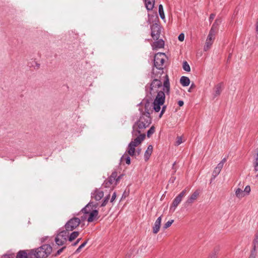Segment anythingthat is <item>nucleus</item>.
Segmentation results:
<instances>
[{"label": "nucleus", "instance_id": "obj_53", "mask_svg": "<svg viewBox=\"0 0 258 258\" xmlns=\"http://www.w3.org/2000/svg\"><path fill=\"white\" fill-rule=\"evenodd\" d=\"M256 31L257 34H258V18L256 23Z\"/></svg>", "mask_w": 258, "mask_h": 258}, {"label": "nucleus", "instance_id": "obj_23", "mask_svg": "<svg viewBox=\"0 0 258 258\" xmlns=\"http://www.w3.org/2000/svg\"><path fill=\"white\" fill-rule=\"evenodd\" d=\"M29 252L27 253L25 250H20L17 254L16 258H32V256L29 255Z\"/></svg>", "mask_w": 258, "mask_h": 258}, {"label": "nucleus", "instance_id": "obj_43", "mask_svg": "<svg viewBox=\"0 0 258 258\" xmlns=\"http://www.w3.org/2000/svg\"><path fill=\"white\" fill-rule=\"evenodd\" d=\"M116 192H114L113 194H112L111 198L110 199V202L112 203L115 200V199H116Z\"/></svg>", "mask_w": 258, "mask_h": 258}, {"label": "nucleus", "instance_id": "obj_41", "mask_svg": "<svg viewBox=\"0 0 258 258\" xmlns=\"http://www.w3.org/2000/svg\"><path fill=\"white\" fill-rule=\"evenodd\" d=\"M219 250H220L219 246H217L214 248L212 252L217 254L218 252L219 251Z\"/></svg>", "mask_w": 258, "mask_h": 258}, {"label": "nucleus", "instance_id": "obj_28", "mask_svg": "<svg viewBox=\"0 0 258 258\" xmlns=\"http://www.w3.org/2000/svg\"><path fill=\"white\" fill-rule=\"evenodd\" d=\"M235 195L238 198H241L244 197L243 191L240 188H238L235 190Z\"/></svg>", "mask_w": 258, "mask_h": 258}, {"label": "nucleus", "instance_id": "obj_56", "mask_svg": "<svg viewBox=\"0 0 258 258\" xmlns=\"http://www.w3.org/2000/svg\"><path fill=\"white\" fill-rule=\"evenodd\" d=\"M81 248H80V246H79V247L77 249L76 251V253H78L79 252H80L81 250Z\"/></svg>", "mask_w": 258, "mask_h": 258}, {"label": "nucleus", "instance_id": "obj_13", "mask_svg": "<svg viewBox=\"0 0 258 258\" xmlns=\"http://www.w3.org/2000/svg\"><path fill=\"white\" fill-rule=\"evenodd\" d=\"M258 239V234H255V238L253 241V248L251 251V253L249 258H255L256 254L255 251L256 250V246H257V242Z\"/></svg>", "mask_w": 258, "mask_h": 258}, {"label": "nucleus", "instance_id": "obj_10", "mask_svg": "<svg viewBox=\"0 0 258 258\" xmlns=\"http://www.w3.org/2000/svg\"><path fill=\"white\" fill-rule=\"evenodd\" d=\"M151 36L154 40H158L161 32L160 26L157 23L151 26Z\"/></svg>", "mask_w": 258, "mask_h": 258}, {"label": "nucleus", "instance_id": "obj_44", "mask_svg": "<svg viewBox=\"0 0 258 258\" xmlns=\"http://www.w3.org/2000/svg\"><path fill=\"white\" fill-rule=\"evenodd\" d=\"M125 162L127 164L129 165L131 163V158L129 156H127L125 158Z\"/></svg>", "mask_w": 258, "mask_h": 258}, {"label": "nucleus", "instance_id": "obj_46", "mask_svg": "<svg viewBox=\"0 0 258 258\" xmlns=\"http://www.w3.org/2000/svg\"><path fill=\"white\" fill-rule=\"evenodd\" d=\"M209 258H217V254L212 252L210 254Z\"/></svg>", "mask_w": 258, "mask_h": 258}, {"label": "nucleus", "instance_id": "obj_11", "mask_svg": "<svg viewBox=\"0 0 258 258\" xmlns=\"http://www.w3.org/2000/svg\"><path fill=\"white\" fill-rule=\"evenodd\" d=\"M99 206V204L97 203L90 201L84 208H83L81 211L85 214H89L90 212Z\"/></svg>", "mask_w": 258, "mask_h": 258}, {"label": "nucleus", "instance_id": "obj_12", "mask_svg": "<svg viewBox=\"0 0 258 258\" xmlns=\"http://www.w3.org/2000/svg\"><path fill=\"white\" fill-rule=\"evenodd\" d=\"M104 196V192L98 189H95L91 193V198L96 201H100Z\"/></svg>", "mask_w": 258, "mask_h": 258}, {"label": "nucleus", "instance_id": "obj_14", "mask_svg": "<svg viewBox=\"0 0 258 258\" xmlns=\"http://www.w3.org/2000/svg\"><path fill=\"white\" fill-rule=\"evenodd\" d=\"M161 217L162 216H161L157 218L154 223V226L153 227V232L154 234L157 233L160 230L162 219Z\"/></svg>", "mask_w": 258, "mask_h": 258}, {"label": "nucleus", "instance_id": "obj_8", "mask_svg": "<svg viewBox=\"0 0 258 258\" xmlns=\"http://www.w3.org/2000/svg\"><path fill=\"white\" fill-rule=\"evenodd\" d=\"M117 174L116 172H113L111 175L108 177V178L104 181L103 183L102 184V186H104V187H109L114 182V184L116 185L117 182L121 178L120 176H118L117 177Z\"/></svg>", "mask_w": 258, "mask_h": 258}, {"label": "nucleus", "instance_id": "obj_21", "mask_svg": "<svg viewBox=\"0 0 258 258\" xmlns=\"http://www.w3.org/2000/svg\"><path fill=\"white\" fill-rule=\"evenodd\" d=\"M145 6L148 11L153 9L155 4V0H145Z\"/></svg>", "mask_w": 258, "mask_h": 258}, {"label": "nucleus", "instance_id": "obj_9", "mask_svg": "<svg viewBox=\"0 0 258 258\" xmlns=\"http://www.w3.org/2000/svg\"><path fill=\"white\" fill-rule=\"evenodd\" d=\"M81 221L78 218L71 219L65 225V228L69 232L76 228L80 224Z\"/></svg>", "mask_w": 258, "mask_h": 258}, {"label": "nucleus", "instance_id": "obj_38", "mask_svg": "<svg viewBox=\"0 0 258 258\" xmlns=\"http://www.w3.org/2000/svg\"><path fill=\"white\" fill-rule=\"evenodd\" d=\"M178 40L180 41H183L184 40V35L183 33H180L178 37Z\"/></svg>", "mask_w": 258, "mask_h": 258}, {"label": "nucleus", "instance_id": "obj_22", "mask_svg": "<svg viewBox=\"0 0 258 258\" xmlns=\"http://www.w3.org/2000/svg\"><path fill=\"white\" fill-rule=\"evenodd\" d=\"M153 151V146L151 145H150L148 146L147 150L146 151L145 154H144V158L145 161H147Z\"/></svg>", "mask_w": 258, "mask_h": 258}, {"label": "nucleus", "instance_id": "obj_15", "mask_svg": "<svg viewBox=\"0 0 258 258\" xmlns=\"http://www.w3.org/2000/svg\"><path fill=\"white\" fill-rule=\"evenodd\" d=\"M223 84L220 83L218 84L214 88V93H213L214 97L215 98L219 96L223 90Z\"/></svg>", "mask_w": 258, "mask_h": 258}, {"label": "nucleus", "instance_id": "obj_4", "mask_svg": "<svg viewBox=\"0 0 258 258\" xmlns=\"http://www.w3.org/2000/svg\"><path fill=\"white\" fill-rule=\"evenodd\" d=\"M136 137L128 145L127 152L131 156L136 155L135 148L141 144L144 140L146 135L144 134H142Z\"/></svg>", "mask_w": 258, "mask_h": 258}, {"label": "nucleus", "instance_id": "obj_48", "mask_svg": "<svg viewBox=\"0 0 258 258\" xmlns=\"http://www.w3.org/2000/svg\"><path fill=\"white\" fill-rule=\"evenodd\" d=\"M219 23H220V21L218 20H216L215 22L213 24V25H215V28L216 27L217 30V26L219 25Z\"/></svg>", "mask_w": 258, "mask_h": 258}, {"label": "nucleus", "instance_id": "obj_6", "mask_svg": "<svg viewBox=\"0 0 258 258\" xmlns=\"http://www.w3.org/2000/svg\"><path fill=\"white\" fill-rule=\"evenodd\" d=\"M165 55L164 53L158 52L154 56V66L160 71V74H162L163 73V68L162 66L164 63L165 59L163 56Z\"/></svg>", "mask_w": 258, "mask_h": 258}, {"label": "nucleus", "instance_id": "obj_35", "mask_svg": "<svg viewBox=\"0 0 258 258\" xmlns=\"http://www.w3.org/2000/svg\"><path fill=\"white\" fill-rule=\"evenodd\" d=\"M66 246H63L62 248L58 249L56 251V253L55 254V256H56L59 255L63 251V250L66 248Z\"/></svg>", "mask_w": 258, "mask_h": 258}, {"label": "nucleus", "instance_id": "obj_26", "mask_svg": "<svg viewBox=\"0 0 258 258\" xmlns=\"http://www.w3.org/2000/svg\"><path fill=\"white\" fill-rule=\"evenodd\" d=\"M79 232L78 231H74L70 235H68V240L70 241H72L75 239H76L79 235Z\"/></svg>", "mask_w": 258, "mask_h": 258}, {"label": "nucleus", "instance_id": "obj_55", "mask_svg": "<svg viewBox=\"0 0 258 258\" xmlns=\"http://www.w3.org/2000/svg\"><path fill=\"white\" fill-rule=\"evenodd\" d=\"M110 199V195L108 194L107 196H106L104 199H106L107 200L109 201Z\"/></svg>", "mask_w": 258, "mask_h": 258}, {"label": "nucleus", "instance_id": "obj_42", "mask_svg": "<svg viewBox=\"0 0 258 258\" xmlns=\"http://www.w3.org/2000/svg\"><path fill=\"white\" fill-rule=\"evenodd\" d=\"M215 39V36L211 35L210 34H209L207 40H210V41H213Z\"/></svg>", "mask_w": 258, "mask_h": 258}, {"label": "nucleus", "instance_id": "obj_63", "mask_svg": "<svg viewBox=\"0 0 258 258\" xmlns=\"http://www.w3.org/2000/svg\"><path fill=\"white\" fill-rule=\"evenodd\" d=\"M123 158V156H122L121 158V159H122V158Z\"/></svg>", "mask_w": 258, "mask_h": 258}, {"label": "nucleus", "instance_id": "obj_47", "mask_svg": "<svg viewBox=\"0 0 258 258\" xmlns=\"http://www.w3.org/2000/svg\"><path fill=\"white\" fill-rule=\"evenodd\" d=\"M88 242V240H86L85 241H84L82 244H81L79 246L80 247V248H83L87 243Z\"/></svg>", "mask_w": 258, "mask_h": 258}, {"label": "nucleus", "instance_id": "obj_59", "mask_svg": "<svg viewBox=\"0 0 258 258\" xmlns=\"http://www.w3.org/2000/svg\"><path fill=\"white\" fill-rule=\"evenodd\" d=\"M255 158H258V148L256 149V157Z\"/></svg>", "mask_w": 258, "mask_h": 258}, {"label": "nucleus", "instance_id": "obj_32", "mask_svg": "<svg viewBox=\"0 0 258 258\" xmlns=\"http://www.w3.org/2000/svg\"><path fill=\"white\" fill-rule=\"evenodd\" d=\"M215 24L212 25V28H211L209 33L211 35L214 36H215V34H216V33L217 31L216 28L215 27Z\"/></svg>", "mask_w": 258, "mask_h": 258}, {"label": "nucleus", "instance_id": "obj_20", "mask_svg": "<svg viewBox=\"0 0 258 258\" xmlns=\"http://www.w3.org/2000/svg\"><path fill=\"white\" fill-rule=\"evenodd\" d=\"M182 201V199L180 198L178 196L175 197V198L174 199L172 202V204L171 206L170 207V209L172 210L173 209V211H174L176 208L177 207V206L179 205V204Z\"/></svg>", "mask_w": 258, "mask_h": 258}, {"label": "nucleus", "instance_id": "obj_61", "mask_svg": "<svg viewBox=\"0 0 258 258\" xmlns=\"http://www.w3.org/2000/svg\"><path fill=\"white\" fill-rule=\"evenodd\" d=\"M175 164V162L173 163V167L174 166V165Z\"/></svg>", "mask_w": 258, "mask_h": 258}, {"label": "nucleus", "instance_id": "obj_50", "mask_svg": "<svg viewBox=\"0 0 258 258\" xmlns=\"http://www.w3.org/2000/svg\"><path fill=\"white\" fill-rule=\"evenodd\" d=\"M81 239V238H78L74 243H73L72 244V245L74 246L77 245L78 244V243L80 242Z\"/></svg>", "mask_w": 258, "mask_h": 258}, {"label": "nucleus", "instance_id": "obj_25", "mask_svg": "<svg viewBox=\"0 0 258 258\" xmlns=\"http://www.w3.org/2000/svg\"><path fill=\"white\" fill-rule=\"evenodd\" d=\"M253 166L254 171L256 173L255 178H258V158H255L253 162Z\"/></svg>", "mask_w": 258, "mask_h": 258}, {"label": "nucleus", "instance_id": "obj_27", "mask_svg": "<svg viewBox=\"0 0 258 258\" xmlns=\"http://www.w3.org/2000/svg\"><path fill=\"white\" fill-rule=\"evenodd\" d=\"M213 43V41H210V40L208 41V40L206 39L205 45L204 47V51H208L210 49V48L211 47V46L212 45Z\"/></svg>", "mask_w": 258, "mask_h": 258}, {"label": "nucleus", "instance_id": "obj_24", "mask_svg": "<svg viewBox=\"0 0 258 258\" xmlns=\"http://www.w3.org/2000/svg\"><path fill=\"white\" fill-rule=\"evenodd\" d=\"M180 84L184 87L188 86L190 84V80L187 77L182 76L180 79Z\"/></svg>", "mask_w": 258, "mask_h": 258}, {"label": "nucleus", "instance_id": "obj_29", "mask_svg": "<svg viewBox=\"0 0 258 258\" xmlns=\"http://www.w3.org/2000/svg\"><path fill=\"white\" fill-rule=\"evenodd\" d=\"M159 15L162 19H164L165 18V15L164 13L163 7L162 5H160L159 6Z\"/></svg>", "mask_w": 258, "mask_h": 258}, {"label": "nucleus", "instance_id": "obj_62", "mask_svg": "<svg viewBox=\"0 0 258 258\" xmlns=\"http://www.w3.org/2000/svg\"><path fill=\"white\" fill-rule=\"evenodd\" d=\"M152 71L154 73V69H153Z\"/></svg>", "mask_w": 258, "mask_h": 258}, {"label": "nucleus", "instance_id": "obj_52", "mask_svg": "<svg viewBox=\"0 0 258 258\" xmlns=\"http://www.w3.org/2000/svg\"><path fill=\"white\" fill-rule=\"evenodd\" d=\"M178 104L179 106H182L184 104V102L182 100H179L178 102Z\"/></svg>", "mask_w": 258, "mask_h": 258}, {"label": "nucleus", "instance_id": "obj_17", "mask_svg": "<svg viewBox=\"0 0 258 258\" xmlns=\"http://www.w3.org/2000/svg\"><path fill=\"white\" fill-rule=\"evenodd\" d=\"M222 168L223 167L222 166V164H218L217 165L216 167L214 169V171H213L211 181L214 179L216 178V177H217L219 174Z\"/></svg>", "mask_w": 258, "mask_h": 258}, {"label": "nucleus", "instance_id": "obj_1", "mask_svg": "<svg viewBox=\"0 0 258 258\" xmlns=\"http://www.w3.org/2000/svg\"><path fill=\"white\" fill-rule=\"evenodd\" d=\"M147 96L152 100L159 92H162L169 94L170 92V83L168 75L165 76V80L162 86V82L158 79H154L150 84L145 86Z\"/></svg>", "mask_w": 258, "mask_h": 258}, {"label": "nucleus", "instance_id": "obj_31", "mask_svg": "<svg viewBox=\"0 0 258 258\" xmlns=\"http://www.w3.org/2000/svg\"><path fill=\"white\" fill-rule=\"evenodd\" d=\"M155 132V127L154 126H152L150 128L148 131L147 133V136L148 138H150L152 135H153Z\"/></svg>", "mask_w": 258, "mask_h": 258}, {"label": "nucleus", "instance_id": "obj_3", "mask_svg": "<svg viewBox=\"0 0 258 258\" xmlns=\"http://www.w3.org/2000/svg\"><path fill=\"white\" fill-rule=\"evenodd\" d=\"M52 247L49 244H43L41 246L31 249L29 256L35 258H46L52 252Z\"/></svg>", "mask_w": 258, "mask_h": 258}, {"label": "nucleus", "instance_id": "obj_57", "mask_svg": "<svg viewBox=\"0 0 258 258\" xmlns=\"http://www.w3.org/2000/svg\"><path fill=\"white\" fill-rule=\"evenodd\" d=\"M141 152V149H138L137 150V153L138 155H139L140 154Z\"/></svg>", "mask_w": 258, "mask_h": 258}, {"label": "nucleus", "instance_id": "obj_2", "mask_svg": "<svg viewBox=\"0 0 258 258\" xmlns=\"http://www.w3.org/2000/svg\"><path fill=\"white\" fill-rule=\"evenodd\" d=\"M148 106L149 104H145V112L142 113L139 119L133 125L132 132L133 137L139 136L143 130L148 127L151 123L150 113L148 109Z\"/></svg>", "mask_w": 258, "mask_h": 258}, {"label": "nucleus", "instance_id": "obj_34", "mask_svg": "<svg viewBox=\"0 0 258 258\" xmlns=\"http://www.w3.org/2000/svg\"><path fill=\"white\" fill-rule=\"evenodd\" d=\"M182 143V139L181 137H177L176 141L175 142L176 146H179Z\"/></svg>", "mask_w": 258, "mask_h": 258}, {"label": "nucleus", "instance_id": "obj_18", "mask_svg": "<svg viewBox=\"0 0 258 258\" xmlns=\"http://www.w3.org/2000/svg\"><path fill=\"white\" fill-rule=\"evenodd\" d=\"M89 216L88 218V222H93L96 217L98 215V211L97 209H94L92 211L90 212L89 213Z\"/></svg>", "mask_w": 258, "mask_h": 258}, {"label": "nucleus", "instance_id": "obj_54", "mask_svg": "<svg viewBox=\"0 0 258 258\" xmlns=\"http://www.w3.org/2000/svg\"><path fill=\"white\" fill-rule=\"evenodd\" d=\"M166 106H163L162 107V110H161V111H163V113H164L165 111V109H166Z\"/></svg>", "mask_w": 258, "mask_h": 258}, {"label": "nucleus", "instance_id": "obj_51", "mask_svg": "<svg viewBox=\"0 0 258 258\" xmlns=\"http://www.w3.org/2000/svg\"><path fill=\"white\" fill-rule=\"evenodd\" d=\"M226 159L225 158H224V159H223L222 160V161L219 164H222V166L223 167V165L225 163V162H226Z\"/></svg>", "mask_w": 258, "mask_h": 258}, {"label": "nucleus", "instance_id": "obj_49", "mask_svg": "<svg viewBox=\"0 0 258 258\" xmlns=\"http://www.w3.org/2000/svg\"><path fill=\"white\" fill-rule=\"evenodd\" d=\"M215 16V14H211L210 16V17H209V21L210 22H211L214 19Z\"/></svg>", "mask_w": 258, "mask_h": 258}, {"label": "nucleus", "instance_id": "obj_58", "mask_svg": "<svg viewBox=\"0 0 258 258\" xmlns=\"http://www.w3.org/2000/svg\"><path fill=\"white\" fill-rule=\"evenodd\" d=\"M163 113H164L163 112V111H161V112H160V114H159V117H160V118H161V116H162V115L163 114Z\"/></svg>", "mask_w": 258, "mask_h": 258}, {"label": "nucleus", "instance_id": "obj_45", "mask_svg": "<svg viewBox=\"0 0 258 258\" xmlns=\"http://www.w3.org/2000/svg\"><path fill=\"white\" fill-rule=\"evenodd\" d=\"M2 258H14V254H8L4 255Z\"/></svg>", "mask_w": 258, "mask_h": 258}, {"label": "nucleus", "instance_id": "obj_37", "mask_svg": "<svg viewBox=\"0 0 258 258\" xmlns=\"http://www.w3.org/2000/svg\"><path fill=\"white\" fill-rule=\"evenodd\" d=\"M186 192V189H184L178 195V196L182 199L183 197L185 195Z\"/></svg>", "mask_w": 258, "mask_h": 258}, {"label": "nucleus", "instance_id": "obj_16", "mask_svg": "<svg viewBox=\"0 0 258 258\" xmlns=\"http://www.w3.org/2000/svg\"><path fill=\"white\" fill-rule=\"evenodd\" d=\"M164 46V41L162 39H158L152 44V49L153 50L158 48H163Z\"/></svg>", "mask_w": 258, "mask_h": 258}, {"label": "nucleus", "instance_id": "obj_19", "mask_svg": "<svg viewBox=\"0 0 258 258\" xmlns=\"http://www.w3.org/2000/svg\"><path fill=\"white\" fill-rule=\"evenodd\" d=\"M199 195L198 191H195L187 200L186 203L187 204H191L194 201L197 199Z\"/></svg>", "mask_w": 258, "mask_h": 258}, {"label": "nucleus", "instance_id": "obj_36", "mask_svg": "<svg viewBox=\"0 0 258 258\" xmlns=\"http://www.w3.org/2000/svg\"><path fill=\"white\" fill-rule=\"evenodd\" d=\"M250 191V187L249 185H247L244 189V192L248 195Z\"/></svg>", "mask_w": 258, "mask_h": 258}, {"label": "nucleus", "instance_id": "obj_33", "mask_svg": "<svg viewBox=\"0 0 258 258\" xmlns=\"http://www.w3.org/2000/svg\"><path fill=\"white\" fill-rule=\"evenodd\" d=\"M173 222H174L173 220H169L164 225L163 228L164 229L168 228L171 225V224L173 223Z\"/></svg>", "mask_w": 258, "mask_h": 258}, {"label": "nucleus", "instance_id": "obj_7", "mask_svg": "<svg viewBox=\"0 0 258 258\" xmlns=\"http://www.w3.org/2000/svg\"><path fill=\"white\" fill-rule=\"evenodd\" d=\"M69 232L67 230L60 231L55 238V242L58 246H61L65 244L68 239Z\"/></svg>", "mask_w": 258, "mask_h": 258}, {"label": "nucleus", "instance_id": "obj_30", "mask_svg": "<svg viewBox=\"0 0 258 258\" xmlns=\"http://www.w3.org/2000/svg\"><path fill=\"white\" fill-rule=\"evenodd\" d=\"M182 68L186 72H189L190 71V66L186 61H183Z\"/></svg>", "mask_w": 258, "mask_h": 258}, {"label": "nucleus", "instance_id": "obj_5", "mask_svg": "<svg viewBox=\"0 0 258 258\" xmlns=\"http://www.w3.org/2000/svg\"><path fill=\"white\" fill-rule=\"evenodd\" d=\"M165 94L162 92H159L156 95V98L153 103V109L155 112H159L161 109V106L163 105L165 102Z\"/></svg>", "mask_w": 258, "mask_h": 258}, {"label": "nucleus", "instance_id": "obj_60", "mask_svg": "<svg viewBox=\"0 0 258 258\" xmlns=\"http://www.w3.org/2000/svg\"><path fill=\"white\" fill-rule=\"evenodd\" d=\"M193 85H194V84H191V86H190V88L193 87Z\"/></svg>", "mask_w": 258, "mask_h": 258}, {"label": "nucleus", "instance_id": "obj_40", "mask_svg": "<svg viewBox=\"0 0 258 258\" xmlns=\"http://www.w3.org/2000/svg\"><path fill=\"white\" fill-rule=\"evenodd\" d=\"M219 250H220L219 246H217L214 248L212 252L217 254L218 252L219 251Z\"/></svg>", "mask_w": 258, "mask_h": 258}, {"label": "nucleus", "instance_id": "obj_39", "mask_svg": "<svg viewBox=\"0 0 258 258\" xmlns=\"http://www.w3.org/2000/svg\"><path fill=\"white\" fill-rule=\"evenodd\" d=\"M108 202V200H107L106 199H103L101 204L100 205V207L105 206Z\"/></svg>", "mask_w": 258, "mask_h": 258}]
</instances>
